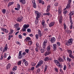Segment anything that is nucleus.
Listing matches in <instances>:
<instances>
[{"label": "nucleus", "mask_w": 74, "mask_h": 74, "mask_svg": "<svg viewBox=\"0 0 74 74\" xmlns=\"http://www.w3.org/2000/svg\"><path fill=\"white\" fill-rule=\"evenodd\" d=\"M66 60L67 62H70L71 61V59L69 57L66 58Z\"/></svg>", "instance_id": "obj_22"}, {"label": "nucleus", "mask_w": 74, "mask_h": 74, "mask_svg": "<svg viewBox=\"0 0 74 74\" xmlns=\"http://www.w3.org/2000/svg\"><path fill=\"white\" fill-rule=\"evenodd\" d=\"M47 51H49L51 49V45H49L47 47Z\"/></svg>", "instance_id": "obj_29"}, {"label": "nucleus", "mask_w": 74, "mask_h": 74, "mask_svg": "<svg viewBox=\"0 0 74 74\" xmlns=\"http://www.w3.org/2000/svg\"><path fill=\"white\" fill-rule=\"evenodd\" d=\"M14 3V2H10L9 3L8 7H10V6L11 5H12Z\"/></svg>", "instance_id": "obj_19"}, {"label": "nucleus", "mask_w": 74, "mask_h": 74, "mask_svg": "<svg viewBox=\"0 0 74 74\" xmlns=\"http://www.w3.org/2000/svg\"><path fill=\"white\" fill-rule=\"evenodd\" d=\"M38 34L39 35V37H41V36H42V34L41 33V30H40L38 29Z\"/></svg>", "instance_id": "obj_7"}, {"label": "nucleus", "mask_w": 74, "mask_h": 74, "mask_svg": "<svg viewBox=\"0 0 74 74\" xmlns=\"http://www.w3.org/2000/svg\"><path fill=\"white\" fill-rule=\"evenodd\" d=\"M29 27V25L27 24H25L23 26V27L24 28H25V29H27V28H28Z\"/></svg>", "instance_id": "obj_16"}, {"label": "nucleus", "mask_w": 74, "mask_h": 74, "mask_svg": "<svg viewBox=\"0 0 74 74\" xmlns=\"http://www.w3.org/2000/svg\"><path fill=\"white\" fill-rule=\"evenodd\" d=\"M29 49H26L25 50V52H26L27 53H29Z\"/></svg>", "instance_id": "obj_54"}, {"label": "nucleus", "mask_w": 74, "mask_h": 74, "mask_svg": "<svg viewBox=\"0 0 74 74\" xmlns=\"http://www.w3.org/2000/svg\"><path fill=\"white\" fill-rule=\"evenodd\" d=\"M38 49L40 51L41 49H42V47H41V46H38Z\"/></svg>", "instance_id": "obj_51"}, {"label": "nucleus", "mask_w": 74, "mask_h": 74, "mask_svg": "<svg viewBox=\"0 0 74 74\" xmlns=\"http://www.w3.org/2000/svg\"><path fill=\"white\" fill-rule=\"evenodd\" d=\"M27 41H28V40H30L31 39L30 38V37H28L26 38Z\"/></svg>", "instance_id": "obj_46"}, {"label": "nucleus", "mask_w": 74, "mask_h": 74, "mask_svg": "<svg viewBox=\"0 0 74 74\" xmlns=\"http://www.w3.org/2000/svg\"><path fill=\"white\" fill-rule=\"evenodd\" d=\"M57 45L58 47H59V46L60 45V42H57Z\"/></svg>", "instance_id": "obj_38"}, {"label": "nucleus", "mask_w": 74, "mask_h": 74, "mask_svg": "<svg viewBox=\"0 0 74 74\" xmlns=\"http://www.w3.org/2000/svg\"><path fill=\"white\" fill-rule=\"evenodd\" d=\"M43 63H44V62L42 60L40 61L38 63V64L40 66H41V64H43Z\"/></svg>", "instance_id": "obj_17"}, {"label": "nucleus", "mask_w": 74, "mask_h": 74, "mask_svg": "<svg viewBox=\"0 0 74 74\" xmlns=\"http://www.w3.org/2000/svg\"><path fill=\"white\" fill-rule=\"evenodd\" d=\"M51 54V52L49 51H46L45 52L44 54V55L45 56H47V55H49Z\"/></svg>", "instance_id": "obj_15"}, {"label": "nucleus", "mask_w": 74, "mask_h": 74, "mask_svg": "<svg viewBox=\"0 0 74 74\" xmlns=\"http://www.w3.org/2000/svg\"><path fill=\"white\" fill-rule=\"evenodd\" d=\"M35 50L36 52H38V47H37L35 49Z\"/></svg>", "instance_id": "obj_55"}, {"label": "nucleus", "mask_w": 74, "mask_h": 74, "mask_svg": "<svg viewBox=\"0 0 74 74\" xmlns=\"http://www.w3.org/2000/svg\"><path fill=\"white\" fill-rule=\"evenodd\" d=\"M22 51H20L18 56V59H22Z\"/></svg>", "instance_id": "obj_3"}, {"label": "nucleus", "mask_w": 74, "mask_h": 74, "mask_svg": "<svg viewBox=\"0 0 74 74\" xmlns=\"http://www.w3.org/2000/svg\"><path fill=\"white\" fill-rule=\"evenodd\" d=\"M2 12L3 14H4L6 12V9H3L2 10Z\"/></svg>", "instance_id": "obj_25"}, {"label": "nucleus", "mask_w": 74, "mask_h": 74, "mask_svg": "<svg viewBox=\"0 0 74 74\" xmlns=\"http://www.w3.org/2000/svg\"><path fill=\"white\" fill-rule=\"evenodd\" d=\"M44 60L45 61H48L49 60V57H46L45 58Z\"/></svg>", "instance_id": "obj_30"}, {"label": "nucleus", "mask_w": 74, "mask_h": 74, "mask_svg": "<svg viewBox=\"0 0 74 74\" xmlns=\"http://www.w3.org/2000/svg\"><path fill=\"white\" fill-rule=\"evenodd\" d=\"M23 17H22V16L19 17L17 18V21L18 22H22V21H23Z\"/></svg>", "instance_id": "obj_5"}, {"label": "nucleus", "mask_w": 74, "mask_h": 74, "mask_svg": "<svg viewBox=\"0 0 74 74\" xmlns=\"http://www.w3.org/2000/svg\"><path fill=\"white\" fill-rule=\"evenodd\" d=\"M39 66H41L38 63V64L36 66V68H38V67Z\"/></svg>", "instance_id": "obj_57"}, {"label": "nucleus", "mask_w": 74, "mask_h": 74, "mask_svg": "<svg viewBox=\"0 0 74 74\" xmlns=\"http://www.w3.org/2000/svg\"><path fill=\"white\" fill-rule=\"evenodd\" d=\"M2 30H3V32H5V33H7L8 32V30H7L6 29H5V28H2Z\"/></svg>", "instance_id": "obj_20"}, {"label": "nucleus", "mask_w": 74, "mask_h": 74, "mask_svg": "<svg viewBox=\"0 0 74 74\" xmlns=\"http://www.w3.org/2000/svg\"><path fill=\"white\" fill-rule=\"evenodd\" d=\"M40 71V69H38V70H37V73H39Z\"/></svg>", "instance_id": "obj_64"}, {"label": "nucleus", "mask_w": 74, "mask_h": 74, "mask_svg": "<svg viewBox=\"0 0 74 74\" xmlns=\"http://www.w3.org/2000/svg\"><path fill=\"white\" fill-rule=\"evenodd\" d=\"M55 22H52L51 23L49 24V27H52V26H53V25H55Z\"/></svg>", "instance_id": "obj_13"}, {"label": "nucleus", "mask_w": 74, "mask_h": 74, "mask_svg": "<svg viewBox=\"0 0 74 74\" xmlns=\"http://www.w3.org/2000/svg\"><path fill=\"white\" fill-rule=\"evenodd\" d=\"M59 65H57V66L59 67H60V68H61L62 67V65H60V63H59Z\"/></svg>", "instance_id": "obj_40"}, {"label": "nucleus", "mask_w": 74, "mask_h": 74, "mask_svg": "<svg viewBox=\"0 0 74 74\" xmlns=\"http://www.w3.org/2000/svg\"><path fill=\"white\" fill-rule=\"evenodd\" d=\"M8 49V47H7V44H6V46L4 48L5 50H6L7 51Z\"/></svg>", "instance_id": "obj_39"}, {"label": "nucleus", "mask_w": 74, "mask_h": 74, "mask_svg": "<svg viewBox=\"0 0 74 74\" xmlns=\"http://www.w3.org/2000/svg\"><path fill=\"white\" fill-rule=\"evenodd\" d=\"M51 15V13L50 12L44 13L43 14L44 15H47V16H49Z\"/></svg>", "instance_id": "obj_24"}, {"label": "nucleus", "mask_w": 74, "mask_h": 74, "mask_svg": "<svg viewBox=\"0 0 74 74\" xmlns=\"http://www.w3.org/2000/svg\"><path fill=\"white\" fill-rule=\"evenodd\" d=\"M56 40V39H55V38L54 37L51 38V39L50 40V41L51 43H53Z\"/></svg>", "instance_id": "obj_6"}, {"label": "nucleus", "mask_w": 74, "mask_h": 74, "mask_svg": "<svg viewBox=\"0 0 74 74\" xmlns=\"http://www.w3.org/2000/svg\"><path fill=\"white\" fill-rule=\"evenodd\" d=\"M66 7L67 9L70 8V3H68Z\"/></svg>", "instance_id": "obj_26"}, {"label": "nucleus", "mask_w": 74, "mask_h": 74, "mask_svg": "<svg viewBox=\"0 0 74 74\" xmlns=\"http://www.w3.org/2000/svg\"><path fill=\"white\" fill-rule=\"evenodd\" d=\"M10 67H11V64H10V63H9L7 65L6 67L7 70L9 69L10 68Z\"/></svg>", "instance_id": "obj_21"}, {"label": "nucleus", "mask_w": 74, "mask_h": 74, "mask_svg": "<svg viewBox=\"0 0 74 74\" xmlns=\"http://www.w3.org/2000/svg\"><path fill=\"white\" fill-rule=\"evenodd\" d=\"M68 52L69 53V54H72V51L70 50H68Z\"/></svg>", "instance_id": "obj_35"}, {"label": "nucleus", "mask_w": 74, "mask_h": 74, "mask_svg": "<svg viewBox=\"0 0 74 74\" xmlns=\"http://www.w3.org/2000/svg\"><path fill=\"white\" fill-rule=\"evenodd\" d=\"M3 57V58H6L7 57V54L6 53H4Z\"/></svg>", "instance_id": "obj_49"}, {"label": "nucleus", "mask_w": 74, "mask_h": 74, "mask_svg": "<svg viewBox=\"0 0 74 74\" xmlns=\"http://www.w3.org/2000/svg\"><path fill=\"white\" fill-rule=\"evenodd\" d=\"M39 35L37 34L35 35V37L36 38V39L37 40H38V38H39Z\"/></svg>", "instance_id": "obj_34"}, {"label": "nucleus", "mask_w": 74, "mask_h": 74, "mask_svg": "<svg viewBox=\"0 0 74 74\" xmlns=\"http://www.w3.org/2000/svg\"><path fill=\"white\" fill-rule=\"evenodd\" d=\"M16 69H17V66H14L13 69H12V70H14V71H15V70H16Z\"/></svg>", "instance_id": "obj_37"}, {"label": "nucleus", "mask_w": 74, "mask_h": 74, "mask_svg": "<svg viewBox=\"0 0 74 74\" xmlns=\"http://www.w3.org/2000/svg\"><path fill=\"white\" fill-rule=\"evenodd\" d=\"M44 49H42L41 50H40V51H41V52L42 53H44Z\"/></svg>", "instance_id": "obj_50"}, {"label": "nucleus", "mask_w": 74, "mask_h": 74, "mask_svg": "<svg viewBox=\"0 0 74 74\" xmlns=\"http://www.w3.org/2000/svg\"><path fill=\"white\" fill-rule=\"evenodd\" d=\"M31 69L32 71H33V70H34V67H32L31 68Z\"/></svg>", "instance_id": "obj_60"}, {"label": "nucleus", "mask_w": 74, "mask_h": 74, "mask_svg": "<svg viewBox=\"0 0 74 74\" xmlns=\"http://www.w3.org/2000/svg\"><path fill=\"white\" fill-rule=\"evenodd\" d=\"M32 2L33 4V7L36 8V2H35V0H32Z\"/></svg>", "instance_id": "obj_8"}, {"label": "nucleus", "mask_w": 74, "mask_h": 74, "mask_svg": "<svg viewBox=\"0 0 74 74\" xmlns=\"http://www.w3.org/2000/svg\"><path fill=\"white\" fill-rule=\"evenodd\" d=\"M64 25V30H66V28H67V27H66V24L65 23L64 24H63Z\"/></svg>", "instance_id": "obj_36"}, {"label": "nucleus", "mask_w": 74, "mask_h": 74, "mask_svg": "<svg viewBox=\"0 0 74 74\" xmlns=\"http://www.w3.org/2000/svg\"><path fill=\"white\" fill-rule=\"evenodd\" d=\"M42 24L43 26H45V21L44 20H43L42 21Z\"/></svg>", "instance_id": "obj_33"}, {"label": "nucleus", "mask_w": 74, "mask_h": 74, "mask_svg": "<svg viewBox=\"0 0 74 74\" xmlns=\"http://www.w3.org/2000/svg\"><path fill=\"white\" fill-rule=\"evenodd\" d=\"M67 13V11L66 10L64 12V14H66Z\"/></svg>", "instance_id": "obj_59"}, {"label": "nucleus", "mask_w": 74, "mask_h": 74, "mask_svg": "<svg viewBox=\"0 0 74 74\" xmlns=\"http://www.w3.org/2000/svg\"><path fill=\"white\" fill-rule=\"evenodd\" d=\"M19 24L18 23H16V24L14 25V26L15 27V28H16V29H17V28H18V27H19Z\"/></svg>", "instance_id": "obj_23"}, {"label": "nucleus", "mask_w": 74, "mask_h": 74, "mask_svg": "<svg viewBox=\"0 0 74 74\" xmlns=\"http://www.w3.org/2000/svg\"><path fill=\"white\" fill-rule=\"evenodd\" d=\"M14 32V30L11 29L10 30V32L8 34H12Z\"/></svg>", "instance_id": "obj_31"}, {"label": "nucleus", "mask_w": 74, "mask_h": 74, "mask_svg": "<svg viewBox=\"0 0 74 74\" xmlns=\"http://www.w3.org/2000/svg\"><path fill=\"white\" fill-rule=\"evenodd\" d=\"M47 68H48V66L46 65L45 66V68L44 71V73H45V72L47 71Z\"/></svg>", "instance_id": "obj_32"}, {"label": "nucleus", "mask_w": 74, "mask_h": 74, "mask_svg": "<svg viewBox=\"0 0 74 74\" xmlns=\"http://www.w3.org/2000/svg\"><path fill=\"white\" fill-rule=\"evenodd\" d=\"M39 3H41L42 4V5H44V2L43 1H39Z\"/></svg>", "instance_id": "obj_27"}, {"label": "nucleus", "mask_w": 74, "mask_h": 74, "mask_svg": "<svg viewBox=\"0 0 74 74\" xmlns=\"http://www.w3.org/2000/svg\"><path fill=\"white\" fill-rule=\"evenodd\" d=\"M62 16L61 15L59 18V22L60 23H62Z\"/></svg>", "instance_id": "obj_12"}, {"label": "nucleus", "mask_w": 74, "mask_h": 74, "mask_svg": "<svg viewBox=\"0 0 74 74\" xmlns=\"http://www.w3.org/2000/svg\"><path fill=\"white\" fill-rule=\"evenodd\" d=\"M20 2L21 3L23 4H24L26 3V1L25 0H20Z\"/></svg>", "instance_id": "obj_18"}, {"label": "nucleus", "mask_w": 74, "mask_h": 74, "mask_svg": "<svg viewBox=\"0 0 74 74\" xmlns=\"http://www.w3.org/2000/svg\"><path fill=\"white\" fill-rule=\"evenodd\" d=\"M17 8L20 9L21 8V5H19V4H17Z\"/></svg>", "instance_id": "obj_42"}, {"label": "nucleus", "mask_w": 74, "mask_h": 74, "mask_svg": "<svg viewBox=\"0 0 74 74\" xmlns=\"http://www.w3.org/2000/svg\"><path fill=\"white\" fill-rule=\"evenodd\" d=\"M15 9L16 10H17V11H18V10H19V8H15Z\"/></svg>", "instance_id": "obj_62"}, {"label": "nucleus", "mask_w": 74, "mask_h": 74, "mask_svg": "<svg viewBox=\"0 0 74 74\" xmlns=\"http://www.w3.org/2000/svg\"><path fill=\"white\" fill-rule=\"evenodd\" d=\"M54 69L56 71V72H58V69H57L56 68H55Z\"/></svg>", "instance_id": "obj_58"}, {"label": "nucleus", "mask_w": 74, "mask_h": 74, "mask_svg": "<svg viewBox=\"0 0 74 74\" xmlns=\"http://www.w3.org/2000/svg\"><path fill=\"white\" fill-rule=\"evenodd\" d=\"M18 37L19 38H22V36L21 34H19L18 35Z\"/></svg>", "instance_id": "obj_52"}, {"label": "nucleus", "mask_w": 74, "mask_h": 74, "mask_svg": "<svg viewBox=\"0 0 74 74\" xmlns=\"http://www.w3.org/2000/svg\"><path fill=\"white\" fill-rule=\"evenodd\" d=\"M51 6L50 5H48L47 7V9L46 10V12H48L50 10V8Z\"/></svg>", "instance_id": "obj_11"}, {"label": "nucleus", "mask_w": 74, "mask_h": 74, "mask_svg": "<svg viewBox=\"0 0 74 74\" xmlns=\"http://www.w3.org/2000/svg\"><path fill=\"white\" fill-rule=\"evenodd\" d=\"M31 65L32 66H36V64L34 62H32L31 63Z\"/></svg>", "instance_id": "obj_45"}, {"label": "nucleus", "mask_w": 74, "mask_h": 74, "mask_svg": "<svg viewBox=\"0 0 74 74\" xmlns=\"http://www.w3.org/2000/svg\"><path fill=\"white\" fill-rule=\"evenodd\" d=\"M61 11V9L60 8H58V11L59 14L61 13V11Z\"/></svg>", "instance_id": "obj_48"}, {"label": "nucleus", "mask_w": 74, "mask_h": 74, "mask_svg": "<svg viewBox=\"0 0 74 74\" xmlns=\"http://www.w3.org/2000/svg\"><path fill=\"white\" fill-rule=\"evenodd\" d=\"M21 63H22V62L21 61H20L18 62V65H21Z\"/></svg>", "instance_id": "obj_44"}, {"label": "nucleus", "mask_w": 74, "mask_h": 74, "mask_svg": "<svg viewBox=\"0 0 74 74\" xmlns=\"http://www.w3.org/2000/svg\"><path fill=\"white\" fill-rule=\"evenodd\" d=\"M32 42L31 41H29L28 43V45H31L32 43Z\"/></svg>", "instance_id": "obj_53"}, {"label": "nucleus", "mask_w": 74, "mask_h": 74, "mask_svg": "<svg viewBox=\"0 0 74 74\" xmlns=\"http://www.w3.org/2000/svg\"><path fill=\"white\" fill-rule=\"evenodd\" d=\"M54 63H55L57 65V66H58V64H59L60 63H59V62L57 60H54Z\"/></svg>", "instance_id": "obj_14"}, {"label": "nucleus", "mask_w": 74, "mask_h": 74, "mask_svg": "<svg viewBox=\"0 0 74 74\" xmlns=\"http://www.w3.org/2000/svg\"><path fill=\"white\" fill-rule=\"evenodd\" d=\"M47 41L48 40L47 39H45L44 40L42 44L43 49H45L46 46H47Z\"/></svg>", "instance_id": "obj_2"}, {"label": "nucleus", "mask_w": 74, "mask_h": 74, "mask_svg": "<svg viewBox=\"0 0 74 74\" xmlns=\"http://www.w3.org/2000/svg\"><path fill=\"white\" fill-rule=\"evenodd\" d=\"M69 56L70 57V58H71L72 59H74V56L72 55V54H69Z\"/></svg>", "instance_id": "obj_28"}, {"label": "nucleus", "mask_w": 74, "mask_h": 74, "mask_svg": "<svg viewBox=\"0 0 74 74\" xmlns=\"http://www.w3.org/2000/svg\"><path fill=\"white\" fill-rule=\"evenodd\" d=\"M69 45H71L73 44V39H69L68 41Z\"/></svg>", "instance_id": "obj_10"}, {"label": "nucleus", "mask_w": 74, "mask_h": 74, "mask_svg": "<svg viewBox=\"0 0 74 74\" xmlns=\"http://www.w3.org/2000/svg\"><path fill=\"white\" fill-rule=\"evenodd\" d=\"M53 51H56L57 50V45L55 44H53Z\"/></svg>", "instance_id": "obj_4"}, {"label": "nucleus", "mask_w": 74, "mask_h": 74, "mask_svg": "<svg viewBox=\"0 0 74 74\" xmlns=\"http://www.w3.org/2000/svg\"><path fill=\"white\" fill-rule=\"evenodd\" d=\"M24 64H25V65L26 66H27V65H28V62L27 61H26L25 62Z\"/></svg>", "instance_id": "obj_43"}, {"label": "nucleus", "mask_w": 74, "mask_h": 74, "mask_svg": "<svg viewBox=\"0 0 74 74\" xmlns=\"http://www.w3.org/2000/svg\"><path fill=\"white\" fill-rule=\"evenodd\" d=\"M66 69H67V66L66 65H64V70H66Z\"/></svg>", "instance_id": "obj_41"}, {"label": "nucleus", "mask_w": 74, "mask_h": 74, "mask_svg": "<svg viewBox=\"0 0 74 74\" xmlns=\"http://www.w3.org/2000/svg\"><path fill=\"white\" fill-rule=\"evenodd\" d=\"M27 31L28 32H31V29H27Z\"/></svg>", "instance_id": "obj_47"}, {"label": "nucleus", "mask_w": 74, "mask_h": 74, "mask_svg": "<svg viewBox=\"0 0 74 74\" xmlns=\"http://www.w3.org/2000/svg\"><path fill=\"white\" fill-rule=\"evenodd\" d=\"M58 61H59L60 62H64V60L61 57H59L58 59Z\"/></svg>", "instance_id": "obj_9"}, {"label": "nucleus", "mask_w": 74, "mask_h": 74, "mask_svg": "<svg viewBox=\"0 0 74 74\" xmlns=\"http://www.w3.org/2000/svg\"><path fill=\"white\" fill-rule=\"evenodd\" d=\"M73 15V14L71 12L69 14V16H71V15Z\"/></svg>", "instance_id": "obj_63"}, {"label": "nucleus", "mask_w": 74, "mask_h": 74, "mask_svg": "<svg viewBox=\"0 0 74 74\" xmlns=\"http://www.w3.org/2000/svg\"><path fill=\"white\" fill-rule=\"evenodd\" d=\"M22 30L23 32H26V28H24L22 29Z\"/></svg>", "instance_id": "obj_56"}, {"label": "nucleus", "mask_w": 74, "mask_h": 74, "mask_svg": "<svg viewBox=\"0 0 74 74\" xmlns=\"http://www.w3.org/2000/svg\"><path fill=\"white\" fill-rule=\"evenodd\" d=\"M35 12L36 15H37V16L36 17V20L38 21V18H39L40 17V15H41V14H40V12H38L37 11H35Z\"/></svg>", "instance_id": "obj_1"}, {"label": "nucleus", "mask_w": 74, "mask_h": 74, "mask_svg": "<svg viewBox=\"0 0 74 74\" xmlns=\"http://www.w3.org/2000/svg\"><path fill=\"white\" fill-rule=\"evenodd\" d=\"M54 5H55V6H58V3H56L54 4Z\"/></svg>", "instance_id": "obj_61"}]
</instances>
